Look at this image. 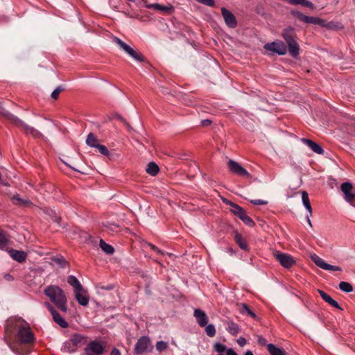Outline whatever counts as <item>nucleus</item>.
<instances>
[{
    "label": "nucleus",
    "instance_id": "nucleus-1",
    "mask_svg": "<svg viewBox=\"0 0 355 355\" xmlns=\"http://www.w3.org/2000/svg\"><path fill=\"white\" fill-rule=\"evenodd\" d=\"M6 329V331L17 330V337L20 344H29L35 340L29 324L20 318L9 319L7 321Z\"/></svg>",
    "mask_w": 355,
    "mask_h": 355
},
{
    "label": "nucleus",
    "instance_id": "nucleus-2",
    "mask_svg": "<svg viewBox=\"0 0 355 355\" xmlns=\"http://www.w3.org/2000/svg\"><path fill=\"white\" fill-rule=\"evenodd\" d=\"M44 293L59 309L63 312L67 311V300L62 288L55 285H50L44 289Z\"/></svg>",
    "mask_w": 355,
    "mask_h": 355
},
{
    "label": "nucleus",
    "instance_id": "nucleus-3",
    "mask_svg": "<svg viewBox=\"0 0 355 355\" xmlns=\"http://www.w3.org/2000/svg\"><path fill=\"white\" fill-rule=\"evenodd\" d=\"M223 201L230 206V211L239 217L246 225L250 227L254 225V222L247 215L245 211L241 206L227 200L226 198H223Z\"/></svg>",
    "mask_w": 355,
    "mask_h": 355
},
{
    "label": "nucleus",
    "instance_id": "nucleus-4",
    "mask_svg": "<svg viewBox=\"0 0 355 355\" xmlns=\"http://www.w3.org/2000/svg\"><path fill=\"white\" fill-rule=\"evenodd\" d=\"M113 42L117 44L123 51H124L128 55L139 62H144V58L138 51L134 49L130 45L122 41L121 39L114 37Z\"/></svg>",
    "mask_w": 355,
    "mask_h": 355
},
{
    "label": "nucleus",
    "instance_id": "nucleus-5",
    "mask_svg": "<svg viewBox=\"0 0 355 355\" xmlns=\"http://www.w3.org/2000/svg\"><path fill=\"white\" fill-rule=\"evenodd\" d=\"M272 255L281 266L285 268H290L296 263L293 257L288 254L275 250L272 252Z\"/></svg>",
    "mask_w": 355,
    "mask_h": 355
},
{
    "label": "nucleus",
    "instance_id": "nucleus-6",
    "mask_svg": "<svg viewBox=\"0 0 355 355\" xmlns=\"http://www.w3.org/2000/svg\"><path fill=\"white\" fill-rule=\"evenodd\" d=\"M340 189L344 195V199L352 206L355 207V188L350 182H344L340 186Z\"/></svg>",
    "mask_w": 355,
    "mask_h": 355
},
{
    "label": "nucleus",
    "instance_id": "nucleus-7",
    "mask_svg": "<svg viewBox=\"0 0 355 355\" xmlns=\"http://www.w3.org/2000/svg\"><path fill=\"white\" fill-rule=\"evenodd\" d=\"M264 49L278 55H285L287 52V47L286 44L280 41H275L272 42L267 43L263 46Z\"/></svg>",
    "mask_w": 355,
    "mask_h": 355
},
{
    "label": "nucleus",
    "instance_id": "nucleus-8",
    "mask_svg": "<svg viewBox=\"0 0 355 355\" xmlns=\"http://www.w3.org/2000/svg\"><path fill=\"white\" fill-rule=\"evenodd\" d=\"M295 16L300 19L302 21H304L307 24H318L321 26H327L328 28H331V23L327 24L326 21L320 18L315 17H309L306 15H304V14L297 12L294 13Z\"/></svg>",
    "mask_w": 355,
    "mask_h": 355
},
{
    "label": "nucleus",
    "instance_id": "nucleus-9",
    "mask_svg": "<svg viewBox=\"0 0 355 355\" xmlns=\"http://www.w3.org/2000/svg\"><path fill=\"white\" fill-rule=\"evenodd\" d=\"M152 349L150 341L147 336H142L139 338L135 344L134 353L135 354H141Z\"/></svg>",
    "mask_w": 355,
    "mask_h": 355
},
{
    "label": "nucleus",
    "instance_id": "nucleus-10",
    "mask_svg": "<svg viewBox=\"0 0 355 355\" xmlns=\"http://www.w3.org/2000/svg\"><path fill=\"white\" fill-rule=\"evenodd\" d=\"M104 352V346L101 343L92 340L85 348V355H102Z\"/></svg>",
    "mask_w": 355,
    "mask_h": 355
},
{
    "label": "nucleus",
    "instance_id": "nucleus-11",
    "mask_svg": "<svg viewBox=\"0 0 355 355\" xmlns=\"http://www.w3.org/2000/svg\"><path fill=\"white\" fill-rule=\"evenodd\" d=\"M311 259L318 267L323 270L330 271H341V268L339 266L330 265L326 263L322 258L316 254L312 255Z\"/></svg>",
    "mask_w": 355,
    "mask_h": 355
},
{
    "label": "nucleus",
    "instance_id": "nucleus-12",
    "mask_svg": "<svg viewBox=\"0 0 355 355\" xmlns=\"http://www.w3.org/2000/svg\"><path fill=\"white\" fill-rule=\"evenodd\" d=\"M227 166L230 171L232 173L246 178L250 176V173L241 165L234 160L230 159L227 162Z\"/></svg>",
    "mask_w": 355,
    "mask_h": 355
},
{
    "label": "nucleus",
    "instance_id": "nucleus-13",
    "mask_svg": "<svg viewBox=\"0 0 355 355\" xmlns=\"http://www.w3.org/2000/svg\"><path fill=\"white\" fill-rule=\"evenodd\" d=\"M221 12L225 21V24L230 28H235L237 22L234 15L230 10H227L225 8H221Z\"/></svg>",
    "mask_w": 355,
    "mask_h": 355
},
{
    "label": "nucleus",
    "instance_id": "nucleus-14",
    "mask_svg": "<svg viewBox=\"0 0 355 355\" xmlns=\"http://www.w3.org/2000/svg\"><path fill=\"white\" fill-rule=\"evenodd\" d=\"M193 315L200 327H203L207 324L208 317L204 311L200 309H196L194 310Z\"/></svg>",
    "mask_w": 355,
    "mask_h": 355
},
{
    "label": "nucleus",
    "instance_id": "nucleus-15",
    "mask_svg": "<svg viewBox=\"0 0 355 355\" xmlns=\"http://www.w3.org/2000/svg\"><path fill=\"white\" fill-rule=\"evenodd\" d=\"M69 340L77 349L87 342V337L82 334H75L71 336Z\"/></svg>",
    "mask_w": 355,
    "mask_h": 355
},
{
    "label": "nucleus",
    "instance_id": "nucleus-16",
    "mask_svg": "<svg viewBox=\"0 0 355 355\" xmlns=\"http://www.w3.org/2000/svg\"><path fill=\"white\" fill-rule=\"evenodd\" d=\"M75 297L82 306H86L89 303V297L87 295V291L82 288L81 291H75Z\"/></svg>",
    "mask_w": 355,
    "mask_h": 355
},
{
    "label": "nucleus",
    "instance_id": "nucleus-17",
    "mask_svg": "<svg viewBox=\"0 0 355 355\" xmlns=\"http://www.w3.org/2000/svg\"><path fill=\"white\" fill-rule=\"evenodd\" d=\"M301 141L308 146L314 153L319 155H322L324 153L322 148L315 142L306 138L301 139Z\"/></svg>",
    "mask_w": 355,
    "mask_h": 355
},
{
    "label": "nucleus",
    "instance_id": "nucleus-18",
    "mask_svg": "<svg viewBox=\"0 0 355 355\" xmlns=\"http://www.w3.org/2000/svg\"><path fill=\"white\" fill-rule=\"evenodd\" d=\"M146 7L149 9H155L156 10L163 12H168L171 13L173 11V7L168 4V6H163L159 3H151V4H146Z\"/></svg>",
    "mask_w": 355,
    "mask_h": 355
},
{
    "label": "nucleus",
    "instance_id": "nucleus-19",
    "mask_svg": "<svg viewBox=\"0 0 355 355\" xmlns=\"http://www.w3.org/2000/svg\"><path fill=\"white\" fill-rule=\"evenodd\" d=\"M10 257L15 261L21 263L26 259V253L22 250H11L9 252Z\"/></svg>",
    "mask_w": 355,
    "mask_h": 355
},
{
    "label": "nucleus",
    "instance_id": "nucleus-20",
    "mask_svg": "<svg viewBox=\"0 0 355 355\" xmlns=\"http://www.w3.org/2000/svg\"><path fill=\"white\" fill-rule=\"evenodd\" d=\"M286 43L288 46V51H289L290 54L293 57L296 58L299 54L300 46L296 42L295 39H293Z\"/></svg>",
    "mask_w": 355,
    "mask_h": 355
},
{
    "label": "nucleus",
    "instance_id": "nucleus-21",
    "mask_svg": "<svg viewBox=\"0 0 355 355\" xmlns=\"http://www.w3.org/2000/svg\"><path fill=\"white\" fill-rule=\"evenodd\" d=\"M67 282L73 287L74 292L82 290L83 286L75 276L70 275L67 279Z\"/></svg>",
    "mask_w": 355,
    "mask_h": 355
},
{
    "label": "nucleus",
    "instance_id": "nucleus-22",
    "mask_svg": "<svg viewBox=\"0 0 355 355\" xmlns=\"http://www.w3.org/2000/svg\"><path fill=\"white\" fill-rule=\"evenodd\" d=\"M267 349L270 355H286L283 349L279 348L273 344H268Z\"/></svg>",
    "mask_w": 355,
    "mask_h": 355
},
{
    "label": "nucleus",
    "instance_id": "nucleus-23",
    "mask_svg": "<svg viewBox=\"0 0 355 355\" xmlns=\"http://www.w3.org/2000/svg\"><path fill=\"white\" fill-rule=\"evenodd\" d=\"M53 318V320L58 324L61 327L66 328L68 327V323L63 319V318L59 314V313L56 311L53 312L51 314Z\"/></svg>",
    "mask_w": 355,
    "mask_h": 355
},
{
    "label": "nucleus",
    "instance_id": "nucleus-24",
    "mask_svg": "<svg viewBox=\"0 0 355 355\" xmlns=\"http://www.w3.org/2000/svg\"><path fill=\"white\" fill-rule=\"evenodd\" d=\"M9 243V236L3 230L0 229V249H4Z\"/></svg>",
    "mask_w": 355,
    "mask_h": 355
},
{
    "label": "nucleus",
    "instance_id": "nucleus-25",
    "mask_svg": "<svg viewBox=\"0 0 355 355\" xmlns=\"http://www.w3.org/2000/svg\"><path fill=\"white\" fill-rule=\"evenodd\" d=\"M282 37L286 42L295 39V33L293 28H288L284 30Z\"/></svg>",
    "mask_w": 355,
    "mask_h": 355
},
{
    "label": "nucleus",
    "instance_id": "nucleus-26",
    "mask_svg": "<svg viewBox=\"0 0 355 355\" xmlns=\"http://www.w3.org/2000/svg\"><path fill=\"white\" fill-rule=\"evenodd\" d=\"M302 203H303L304 206L305 207L306 210L310 213V214H312V208H311V203L309 201V195L306 191H304L302 192Z\"/></svg>",
    "mask_w": 355,
    "mask_h": 355
},
{
    "label": "nucleus",
    "instance_id": "nucleus-27",
    "mask_svg": "<svg viewBox=\"0 0 355 355\" xmlns=\"http://www.w3.org/2000/svg\"><path fill=\"white\" fill-rule=\"evenodd\" d=\"M99 245L102 250L107 254H112L114 252V248L106 243L103 239L100 240Z\"/></svg>",
    "mask_w": 355,
    "mask_h": 355
},
{
    "label": "nucleus",
    "instance_id": "nucleus-28",
    "mask_svg": "<svg viewBox=\"0 0 355 355\" xmlns=\"http://www.w3.org/2000/svg\"><path fill=\"white\" fill-rule=\"evenodd\" d=\"M227 331L232 335L236 336L239 332L240 329L237 324L230 321L227 322Z\"/></svg>",
    "mask_w": 355,
    "mask_h": 355
},
{
    "label": "nucleus",
    "instance_id": "nucleus-29",
    "mask_svg": "<svg viewBox=\"0 0 355 355\" xmlns=\"http://www.w3.org/2000/svg\"><path fill=\"white\" fill-rule=\"evenodd\" d=\"M146 171L149 175L155 176L158 173L159 168L155 162H150L148 164Z\"/></svg>",
    "mask_w": 355,
    "mask_h": 355
},
{
    "label": "nucleus",
    "instance_id": "nucleus-30",
    "mask_svg": "<svg viewBox=\"0 0 355 355\" xmlns=\"http://www.w3.org/2000/svg\"><path fill=\"white\" fill-rule=\"evenodd\" d=\"M12 200L15 205L27 206L31 204L28 200L22 199L19 195H14L12 198Z\"/></svg>",
    "mask_w": 355,
    "mask_h": 355
},
{
    "label": "nucleus",
    "instance_id": "nucleus-31",
    "mask_svg": "<svg viewBox=\"0 0 355 355\" xmlns=\"http://www.w3.org/2000/svg\"><path fill=\"white\" fill-rule=\"evenodd\" d=\"M235 241L239 245V246L243 249V250H247L248 249V245L245 243V239L243 238V236L239 234L236 233L234 236Z\"/></svg>",
    "mask_w": 355,
    "mask_h": 355
},
{
    "label": "nucleus",
    "instance_id": "nucleus-32",
    "mask_svg": "<svg viewBox=\"0 0 355 355\" xmlns=\"http://www.w3.org/2000/svg\"><path fill=\"white\" fill-rule=\"evenodd\" d=\"M98 139L97 137L93 134L89 133L87 135L86 139V144L91 147L96 148L98 144H97Z\"/></svg>",
    "mask_w": 355,
    "mask_h": 355
},
{
    "label": "nucleus",
    "instance_id": "nucleus-33",
    "mask_svg": "<svg viewBox=\"0 0 355 355\" xmlns=\"http://www.w3.org/2000/svg\"><path fill=\"white\" fill-rule=\"evenodd\" d=\"M338 287L342 291L345 293H350L353 291L352 285L347 282H340Z\"/></svg>",
    "mask_w": 355,
    "mask_h": 355
},
{
    "label": "nucleus",
    "instance_id": "nucleus-34",
    "mask_svg": "<svg viewBox=\"0 0 355 355\" xmlns=\"http://www.w3.org/2000/svg\"><path fill=\"white\" fill-rule=\"evenodd\" d=\"M8 346L10 349L17 355H26L28 354V351L25 349H21L16 346L15 344L8 343Z\"/></svg>",
    "mask_w": 355,
    "mask_h": 355
},
{
    "label": "nucleus",
    "instance_id": "nucleus-35",
    "mask_svg": "<svg viewBox=\"0 0 355 355\" xmlns=\"http://www.w3.org/2000/svg\"><path fill=\"white\" fill-rule=\"evenodd\" d=\"M63 350L68 353H73L76 352V347L72 345V343H70V341L68 340L64 343Z\"/></svg>",
    "mask_w": 355,
    "mask_h": 355
},
{
    "label": "nucleus",
    "instance_id": "nucleus-36",
    "mask_svg": "<svg viewBox=\"0 0 355 355\" xmlns=\"http://www.w3.org/2000/svg\"><path fill=\"white\" fill-rule=\"evenodd\" d=\"M205 332L209 337H214L216 335V329L214 324H207L205 326Z\"/></svg>",
    "mask_w": 355,
    "mask_h": 355
},
{
    "label": "nucleus",
    "instance_id": "nucleus-37",
    "mask_svg": "<svg viewBox=\"0 0 355 355\" xmlns=\"http://www.w3.org/2000/svg\"><path fill=\"white\" fill-rule=\"evenodd\" d=\"M214 349L216 352H217L218 353H223V352L227 351L226 346L220 343H216L214 345Z\"/></svg>",
    "mask_w": 355,
    "mask_h": 355
},
{
    "label": "nucleus",
    "instance_id": "nucleus-38",
    "mask_svg": "<svg viewBox=\"0 0 355 355\" xmlns=\"http://www.w3.org/2000/svg\"><path fill=\"white\" fill-rule=\"evenodd\" d=\"M318 293H320L321 297L328 304H329L333 300V298L324 291L318 290Z\"/></svg>",
    "mask_w": 355,
    "mask_h": 355
},
{
    "label": "nucleus",
    "instance_id": "nucleus-39",
    "mask_svg": "<svg viewBox=\"0 0 355 355\" xmlns=\"http://www.w3.org/2000/svg\"><path fill=\"white\" fill-rule=\"evenodd\" d=\"M98 151L103 155H105V156H107L109 155V150L107 148V147L104 145H101V144H98L96 147Z\"/></svg>",
    "mask_w": 355,
    "mask_h": 355
},
{
    "label": "nucleus",
    "instance_id": "nucleus-40",
    "mask_svg": "<svg viewBox=\"0 0 355 355\" xmlns=\"http://www.w3.org/2000/svg\"><path fill=\"white\" fill-rule=\"evenodd\" d=\"M63 91V88L61 86H58V87H56L53 92L51 93V97L53 99H57L59 96V94H60V92Z\"/></svg>",
    "mask_w": 355,
    "mask_h": 355
},
{
    "label": "nucleus",
    "instance_id": "nucleus-41",
    "mask_svg": "<svg viewBox=\"0 0 355 355\" xmlns=\"http://www.w3.org/2000/svg\"><path fill=\"white\" fill-rule=\"evenodd\" d=\"M156 348L159 352H162L167 348V343L164 341H159L156 344Z\"/></svg>",
    "mask_w": 355,
    "mask_h": 355
},
{
    "label": "nucleus",
    "instance_id": "nucleus-42",
    "mask_svg": "<svg viewBox=\"0 0 355 355\" xmlns=\"http://www.w3.org/2000/svg\"><path fill=\"white\" fill-rule=\"evenodd\" d=\"M106 227L112 232H118L119 231V225L114 223H109L106 225Z\"/></svg>",
    "mask_w": 355,
    "mask_h": 355
},
{
    "label": "nucleus",
    "instance_id": "nucleus-43",
    "mask_svg": "<svg viewBox=\"0 0 355 355\" xmlns=\"http://www.w3.org/2000/svg\"><path fill=\"white\" fill-rule=\"evenodd\" d=\"M197 2L200 3L202 4L208 6H214V0H196Z\"/></svg>",
    "mask_w": 355,
    "mask_h": 355
},
{
    "label": "nucleus",
    "instance_id": "nucleus-44",
    "mask_svg": "<svg viewBox=\"0 0 355 355\" xmlns=\"http://www.w3.org/2000/svg\"><path fill=\"white\" fill-rule=\"evenodd\" d=\"M251 203L255 205H266L268 204V201L263 200H252Z\"/></svg>",
    "mask_w": 355,
    "mask_h": 355
},
{
    "label": "nucleus",
    "instance_id": "nucleus-45",
    "mask_svg": "<svg viewBox=\"0 0 355 355\" xmlns=\"http://www.w3.org/2000/svg\"><path fill=\"white\" fill-rule=\"evenodd\" d=\"M257 342L260 345H266V340L261 336H258L257 337Z\"/></svg>",
    "mask_w": 355,
    "mask_h": 355
},
{
    "label": "nucleus",
    "instance_id": "nucleus-46",
    "mask_svg": "<svg viewBox=\"0 0 355 355\" xmlns=\"http://www.w3.org/2000/svg\"><path fill=\"white\" fill-rule=\"evenodd\" d=\"M302 5L303 6L308 7V8H310L311 9L313 8V3L311 1H306V0H304Z\"/></svg>",
    "mask_w": 355,
    "mask_h": 355
},
{
    "label": "nucleus",
    "instance_id": "nucleus-47",
    "mask_svg": "<svg viewBox=\"0 0 355 355\" xmlns=\"http://www.w3.org/2000/svg\"><path fill=\"white\" fill-rule=\"evenodd\" d=\"M330 305H331L333 307L336 308L338 309H341V307L340 306L339 304L333 299V300L329 303Z\"/></svg>",
    "mask_w": 355,
    "mask_h": 355
},
{
    "label": "nucleus",
    "instance_id": "nucleus-48",
    "mask_svg": "<svg viewBox=\"0 0 355 355\" xmlns=\"http://www.w3.org/2000/svg\"><path fill=\"white\" fill-rule=\"evenodd\" d=\"M237 343L240 346L243 347L246 344V340L244 338L240 337L237 340Z\"/></svg>",
    "mask_w": 355,
    "mask_h": 355
},
{
    "label": "nucleus",
    "instance_id": "nucleus-49",
    "mask_svg": "<svg viewBox=\"0 0 355 355\" xmlns=\"http://www.w3.org/2000/svg\"><path fill=\"white\" fill-rule=\"evenodd\" d=\"M45 306L47 307V309L49 310L51 314H53V312L56 311V310L52 306V305L49 302H45Z\"/></svg>",
    "mask_w": 355,
    "mask_h": 355
},
{
    "label": "nucleus",
    "instance_id": "nucleus-50",
    "mask_svg": "<svg viewBox=\"0 0 355 355\" xmlns=\"http://www.w3.org/2000/svg\"><path fill=\"white\" fill-rule=\"evenodd\" d=\"M241 306H242V309L241 310V312L243 313H247L248 312V311L250 310L249 307L245 304H242Z\"/></svg>",
    "mask_w": 355,
    "mask_h": 355
},
{
    "label": "nucleus",
    "instance_id": "nucleus-51",
    "mask_svg": "<svg viewBox=\"0 0 355 355\" xmlns=\"http://www.w3.org/2000/svg\"><path fill=\"white\" fill-rule=\"evenodd\" d=\"M4 279L9 282L12 281L14 279L13 277L10 274L4 275Z\"/></svg>",
    "mask_w": 355,
    "mask_h": 355
},
{
    "label": "nucleus",
    "instance_id": "nucleus-52",
    "mask_svg": "<svg viewBox=\"0 0 355 355\" xmlns=\"http://www.w3.org/2000/svg\"><path fill=\"white\" fill-rule=\"evenodd\" d=\"M226 355H238L232 349H228L226 351Z\"/></svg>",
    "mask_w": 355,
    "mask_h": 355
},
{
    "label": "nucleus",
    "instance_id": "nucleus-53",
    "mask_svg": "<svg viewBox=\"0 0 355 355\" xmlns=\"http://www.w3.org/2000/svg\"><path fill=\"white\" fill-rule=\"evenodd\" d=\"M110 355H121V352L119 349L114 348L112 350Z\"/></svg>",
    "mask_w": 355,
    "mask_h": 355
},
{
    "label": "nucleus",
    "instance_id": "nucleus-54",
    "mask_svg": "<svg viewBox=\"0 0 355 355\" xmlns=\"http://www.w3.org/2000/svg\"><path fill=\"white\" fill-rule=\"evenodd\" d=\"M249 315H250L252 318H255L257 316L254 312H252L250 309L247 313Z\"/></svg>",
    "mask_w": 355,
    "mask_h": 355
},
{
    "label": "nucleus",
    "instance_id": "nucleus-55",
    "mask_svg": "<svg viewBox=\"0 0 355 355\" xmlns=\"http://www.w3.org/2000/svg\"><path fill=\"white\" fill-rule=\"evenodd\" d=\"M125 125L127 127L128 130L129 131H132L133 130V128H132V126L130 125V123L128 122H127Z\"/></svg>",
    "mask_w": 355,
    "mask_h": 355
},
{
    "label": "nucleus",
    "instance_id": "nucleus-56",
    "mask_svg": "<svg viewBox=\"0 0 355 355\" xmlns=\"http://www.w3.org/2000/svg\"><path fill=\"white\" fill-rule=\"evenodd\" d=\"M202 125H207L211 123V121H209V120H204V121H202Z\"/></svg>",
    "mask_w": 355,
    "mask_h": 355
},
{
    "label": "nucleus",
    "instance_id": "nucleus-57",
    "mask_svg": "<svg viewBox=\"0 0 355 355\" xmlns=\"http://www.w3.org/2000/svg\"><path fill=\"white\" fill-rule=\"evenodd\" d=\"M102 288L103 289H106V290H112L113 288V286L112 285H109L106 287H102Z\"/></svg>",
    "mask_w": 355,
    "mask_h": 355
},
{
    "label": "nucleus",
    "instance_id": "nucleus-58",
    "mask_svg": "<svg viewBox=\"0 0 355 355\" xmlns=\"http://www.w3.org/2000/svg\"><path fill=\"white\" fill-rule=\"evenodd\" d=\"M119 120L125 125L128 121L123 117H119Z\"/></svg>",
    "mask_w": 355,
    "mask_h": 355
},
{
    "label": "nucleus",
    "instance_id": "nucleus-59",
    "mask_svg": "<svg viewBox=\"0 0 355 355\" xmlns=\"http://www.w3.org/2000/svg\"><path fill=\"white\" fill-rule=\"evenodd\" d=\"M149 246H150V248H151L152 250H153L154 251H155V250H157V248L155 245H153V244H151V243H150V244H149Z\"/></svg>",
    "mask_w": 355,
    "mask_h": 355
},
{
    "label": "nucleus",
    "instance_id": "nucleus-60",
    "mask_svg": "<svg viewBox=\"0 0 355 355\" xmlns=\"http://www.w3.org/2000/svg\"><path fill=\"white\" fill-rule=\"evenodd\" d=\"M119 117H122L121 115L116 114L113 116V119H117L119 120Z\"/></svg>",
    "mask_w": 355,
    "mask_h": 355
},
{
    "label": "nucleus",
    "instance_id": "nucleus-61",
    "mask_svg": "<svg viewBox=\"0 0 355 355\" xmlns=\"http://www.w3.org/2000/svg\"><path fill=\"white\" fill-rule=\"evenodd\" d=\"M245 355H254V354L251 351L248 350L245 352Z\"/></svg>",
    "mask_w": 355,
    "mask_h": 355
},
{
    "label": "nucleus",
    "instance_id": "nucleus-62",
    "mask_svg": "<svg viewBox=\"0 0 355 355\" xmlns=\"http://www.w3.org/2000/svg\"><path fill=\"white\" fill-rule=\"evenodd\" d=\"M60 218H58V217H55V218L54 221H55V222H57V223H59V222H60Z\"/></svg>",
    "mask_w": 355,
    "mask_h": 355
},
{
    "label": "nucleus",
    "instance_id": "nucleus-63",
    "mask_svg": "<svg viewBox=\"0 0 355 355\" xmlns=\"http://www.w3.org/2000/svg\"><path fill=\"white\" fill-rule=\"evenodd\" d=\"M155 251L156 252L159 253V254L162 253V251H161L159 248H157V250H155Z\"/></svg>",
    "mask_w": 355,
    "mask_h": 355
},
{
    "label": "nucleus",
    "instance_id": "nucleus-64",
    "mask_svg": "<svg viewBox=\"0 0 355 355\" xmlns=\"http://www.w3.org/2000/svg\"><path fill=\"white\" fill-rule=\"evenodd\" d=\"M155 251L156 252L159 253V254L162 253V251H161L159 248H157V250H155Z\"/></svg>",
    "mask_w": 355,
    "mask_h": 355
}]
</instances>
